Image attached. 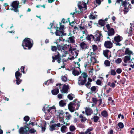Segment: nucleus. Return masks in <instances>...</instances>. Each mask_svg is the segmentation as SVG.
I'll list each match as a JSON object with an SVG mask.
<instances>
[{
	"label": "nucleus",
	"mask_w": 134,
	"mask_h": 134,
	"mask_svg": "<svg viewBox=\"0 0 134 134\" xmlns=\"http://www.w3.org/2000/svg\"><path fill=\"white\" fill-rule=\"evenodd\" d=\"M91 90L92 92H95L96 90V88L95 86L92 87L91 88Z\"/></svg>",
	"instance_id": "nucleus-56"
},
{
	"label": "nucleus",
	"mask_w": 134,
	"mask_h": 134,
	"mask_svg": "<svg viewBox=\"0 0 134 134\" xmlns=\"http://www.w3.org/2000/svg\"><path fill=\"white\" fill-rule=\"evenodd\" d=\"M104 45L105 47L107 48H110L113 47V43L110 41H105Z\"/></svg>",
	"instance_id": "nucleus-15"
},
{
	"label": "nucleus",
	"mask_w": 134,
	"mask_h": 134,
	"mask_svg": "<svg viewBox=\"0 0 134 134\" xmlns=\"http://www.w3.org/2000/svg\"><path fill=\"white\" fill-rule=\"evenodd\" d=\"M92 47L94 52L96 51L97 49V46L95 45H92Z\"/></svg>",
	"instance_id": "nucleus-46"
},
{
	"label": "nucleus",
	"mask_w": 134,
	"mask_h": 134,
	"mask_svg": "<svg viewBox=\"0 0 134 134\" xmlns=\"http://www.w3.org/2000/svg\"><path fill=\"white\" fill-rule=\"evenodd\" d=\"M101 115L104 118H107L108 116V113L106 110H103L101 113Z\"/></svg>",
	"instance_id": "nucleus-26"
},
{
	"label": "nucleus",
	"mask_w": 134,
	"mask_h": 134,
	"mask_svg": "<svg viewBox=\"0 0 134 134\" xmlns=\"http://www.w3.org/2000/svg\"><path fill=\"white\" fill-rule=\"evenodd\" d=\"M81 73L80 69L79 67H77L72 71V74L75 76L79 75Z\"/></svg>",
	"instance_id": "nucleus-13"
},
{
	"label": "nucleus",
	"mask_w": 134,
	"mask_h": 134,
	"mask_svg": "<svg viewBox=\"0 0 134 134\" xmlns=\"http://www.w3.org/2000/svg\"><path fill=\"white\" fill-rule=\"evenodd\" d=\"M24 120L25 121H28L30 119L29 117L28 116H26L24 118Z\"/></svg>",
	"instance_id": "nucleus-55"
},
{
	"label": "nucleus",
	"mask_w": 134,
	"mask_h": 134,
	"mask_svg": "<svg viewBox=\"0 0 134 134\" xmlns=\"http://www.w3.org/2000/svg\"><path fill=\"white\" fill-rule=\"evenodd\" d=\"M92 101L94 103L95 105L97 104V102L98 101V100H97V99L96 98H92Z\"/></svg>",
	"instance_id": "nucleus-51"
},
{
	"label": "nucleus",
	"mask_w": 134,
	"mask_h": 134,
	"mask_svg": "<svg viewBox=\"0 0 134 134\" xmlns=\"http://www.w3.org/2000/svg\"><path fill=\"white\" fill-rule=\"evenodd\" d=\"M36 131L34 129H31L29 130V128L26 126L23 127H21L19 130V132L20 134H35Z\"/></svg>",
	"instance_id": "nucleus-3"
},
{
	"label": "nucleus",
	"mask_w": 134,
	"mask_h": 134,
	"mask_svg": "<svg viewBox=\"0 0 134 134\" xmlns=\"http://www.w3.org/2000/svg\"><path fill=\"white\" fill-rule=\"evenodd\" d=\"M57 47L55 46H52L51 50L52 51H55L57 50Z\"/></svg>",
	"instance_id": "nucleus-59"
},
{
	"label": "nucleus",
	"mask_w": 134,
	"mask_h": 134,
	"mask_svg": "<svg viewBox=\"0 0 134 134\" xmlns=\"http://www.w3.org/2000/svg\"><path fill=\"white\" fill-rule=\"evenodd\" d=\"M56 36H62L66 35V34L63 31H59L57 30L55 32Z\"/></svg>",
	"instance_id": "nucleus-18"
},
{
	"label": "nucleus",
	"mask_w": 134,
	"mask_h": 134,
	"mask_svg": "<svg viewBox=\"0 0 134 134\" xmlns=\"http://www.w3.org/2000/svg\"><path fill=\"white\" fill-rule=\"evenodd\" d=\"M59 120L62 125H64L65 124V122L64 121V118H60L59 119Z\"/></svg>",
	"instance_id": "nucleus-39"
},
{
	"label": "nucleus",
	"mask_w": 134,
	"mask_h": 134,
	"mask_svg": "<svg viewBox=\"0 0 134 134\" xmlns=\"http://www.w3.org/2000/svg\"><path fill=\"white\" fill-rule=\"evenodd\" d=\"M57 47L59 52H57L55 53V57H52V62L53 63L54 62L55 59L57 60L58 62L60 63L61 62V55L63 57L66 56V55L68 53V51L70 52L71 53H76V51H79L75 48H72L71 46L69 47V45L66 44L63 46L57 45Z\"/></svg>",
	"instance_id": "nucleus-1"
},
{
	"label": "nucleus",
	"mask_w": 134,
	"mask_h": 134,
	"mask_svg": "<svg viewBox=\"0 0 134 134\" xmlns=\"http://www.w3.org/2000/svg\"><path fill=\"white\" fill-rule=\"evenodd\" d=\"M92 130H93V129L92 128H88L86 130V132L87 133V134H88V133H89V132H90L91 131H92Z\"/></svg>",
	"instance_id": "nucleus-57"
},
{
	"label": "nucleus",
	"mask_w": 134,
	"mask_h": 134,
	"mask_svg": "<svg viewBox=\"0 0 134 134\" xmlns=\"http://www.w3.org/2000/svg\"><path fill=\"white\" fill-rule=\"evenodd\" d=\"M79 117L80 118V121L81 122L83 123V124L87 120V118L82 114H80L79 116Z\"/></svg>",
	"instance_id": "nucleus-21"
},
{
	"label": "nucleus",
	"mask_w": 134,
	"mask_h": 134,
	"mask_svg": "<svg viewBox=\"0 0 134 134\" xmlns=\"http://www.w3.org/2000/svg\"><path fill=\"white\" fill-rule=\"evenodd\" d=\"M77 127L81 128H83L85 127L84 124L80 123L78 124Z\"/></svg>",
	"instance_id": "nucleus-47"
},
{
	"label": "nucleus",
	"mask_w": 134,
	"mask_h": 134,
	"mask_svg": "<svg viewBox=\"0 0 134 134\" xmlns=\"http://www.w3.org/2000/svg\"><path fill=\"white\" fill-rule=\"evenodd\" d=\"M46 106H44L42 109L43 110L44 112L46 113L47 112L46 111V110L48 112L51 111V113L53 111H55V106H53V107H47L46 108Z\"/></svg>",
	"instance_id": "nucleus-10"
},
{
	"label": "nucleus",
	"mask_w": 134,
	"mask_h": 134,
	"mask_svg": "<svg viewBox=\"0 0 134 134\" xmlns=\"http://www.w3.org/2000/svg\"><path fill=\"white\" fill-rule=\"evenodd\" d=\"M106 27L108 30H110L111 29L110 26L109 24H107L106 25Z\"/></svg>",
	"instance_id": "nucleus-63"
},
{
	"label": "nucleus",
	"mask_w": 134,
	"mask_h": 134,
	"mask_svg": "<svg viewBox=\"0 0 134 134\" xmlns=\"http://www.w3.org/2000/svg\"><path fill=\"white\" fill-rule=\"evenodd\" d=\"M33 41L29 38H26L23 41L22 46L25 49H30L33 45Z\"/></svg>",
	"instance_id": "nucleus-4"
},
{
	"label": "nucleus",
	"mask_w": 134,
	"mask_h": 134,
	"mask_svg": "<svg viewBox=\"0 0 134 134\" xmlns=\"http://www.w3.org/2000/svg\"><path fill=\"white\" fill-rule=\"evenodd\" d=\"M122 38L119 35H118L114 37V43L116 44V46H120L121 45V44L120 43V42L122 40Z\"/></svg>",
	"instance_id": "nucleus-8"
},
{
	"label": "nucleus",
	"mask_w": 134,
	"mask_h": 134,
	"mask_svg": "<svg viewBox=\"0 0 134 134\" xmlns=\"http://www.w3.org/2000/svg\"><path fill=\"white\" fill-rule=\"evenodd\" d=\"M79 28L80 30L83 35L81 37V38H82L84 35H86L88 33V31L87 29V26L85 25L81 26H79Z\"/></svg>",
	"instance_id": "nucleus-7"
},
{
	"label": "nucleus",
	"mask_w": 134,
	"mask_h": 134,
	"mask_svg": "<svg viewBox=\"0 0 134 134\" xmlns=\"http://www.w3.org/2000/svg\"><path fill=\"white\" fill-rule=\"evenodd\" d=\"M85 86L88 89H90L91 86V83L87 82L85 84Z\"/></svg>",
	"instance_id": "nucleus-43"
},
{
	"label": "nucleus",
	"mask_w": 134,
	"mask_h": 134,
	"mask_svg": "<svg viewBox=\"0 0 134 134\" xmlns=\"http://www.w3.org/2000/svg\"><path fill=\"white\" fill-rule=\"evenodd\" d=\"M85 112L87 116L91 115L93 113V111L92 109L90 108H86L85 109Z\"/></svg>",
	"instance_id": "nucleus-19"
},
{
	"label": "nucleus",
	"mask_w": 134,
	"mask_h": 134,
	"mask_svg": "<svg viewBox=\"0 0 134 134\" xmlns=\"http://www.w3.org/2000/svg\"><path fill=\"white\" fill-rule=\"evenodd\" d=\"M67 97L68 99L70 100H72L73 98H74V94L71 93L68 94Z\"/></svg>",
	"instance_id": "nucleus-34"
},
{
	"label": "nucleus",
	"mask_w": 134,
	"mask_h": 134,
	"mask_svg": "<svg viewBox=\"0 0 134 134\" xmlns=\"http://www.w3.org/2000/svg\"><path fill=\"white\" fill-rule=\"evenodd\" d=\"M96 59L95 58L93 57H91V62L95 63L96 62Z\"/></svg>",
	"instance_id": "nucleus-52"
},
{
	"label": "nucleus",
	"mask_w": 134,
	"mask_h": 134,
	"mask_svg": "<svg viewBox=\"0 0 134 134\" xmlns=\"http://www.w3.org/2000/svg\"><path fill=\"white\" fill-rule=\"evenodd\" d=\"M62 80L63 81L65 82L67 80V77L65 76H63L62 77Z\"/></svg>",
	"instance_id": "nucleus-54"
},
{
	"label": "nucleus",
	"mask_w": 134,
	"mask_h": 134,
	"mask_svg": "<svg viewBox=\"0 0 134 134\" xmlns=\"http://www.w3.org/2000/svg\"><path fill=\"white\" fill-rule=\"evenodd\" d=\"M67 128L65 125L62 126L61 128V131L63 133L66 132Z\"/></svg>",
	"instance_id": "nucleus-28"
},
{
	"label": "nucleus",
	"mask_w": 134,
	"mask_h": 134,
	"mask_svg": "<svg viewBox=\"0 0 134 134\" xmlns=\"http://www.w3.org/2000/svg\"><path fill=\"white\" fill-rule=\"evenodd\" d=\"M69 86V85L68 84L64 85L62 87V89L60 90V91L62 93L63 92L66 93H68Z\"/></svg>",
	"instance_id": "nucleus-12"
},
{
	"label": "nucleus",
	"mask_w": 134,
	"mask_h": 134,
	"mask_svg": "<svg viewBox=\"0 0 134 134\" xmlns=\"http://www.w3.org/2000/svg\"><path fill=\"white\" fill-rule=\"evenodd\" d=\"M130 24L131 25L130 28L129 29H127L125 31L126 34H129V36H131L132 34V31L133 28H134V24H133L131 23Z\"/></svg>",
	"instance_id": "nucleus-11"
},
{
	"label": "nucleus",
	"mask_w": 134,
	"mask_h": 134,
	"mask_svg": "<svg viewBox=\"0 0 134 134\" xmlns=\"http://www.w3.org/2000/svg\"><path fill=\"white\" fill-rule=\"evenodd\" d=\"M99 119V117L97 116H94L93 117V121L94 122H96L98 121Z\"/></svg>",
	"instance_id": "nucleus-40"
},
{
	"label": "nucleus",
	"mask_w": 134,
	"mask_h": 134,
	"mask_svg": "<svg viewBox=\"0 0 134 134\" xmlns=\"http://www.w3.org/2000/svg\"><path fill=\"white\" fill-rule=\"evenodd\" d=\"M46 124H45L44 125V126H42L41 129H42V131L43 132H44L45 131V130H46Z\"/></svg>",
	"instance_id": "nucleus-58"
},
{
	"label": "nucleus",
	"mask_w": 134,
	"mask_h": 134,
	"mask_svg": "<svg viewBox=\"0 0 134 134\" xmlns=\"http://www.w3.org/2000/svg\"><path fill=\"white\" fill-rule=\"evenodd\" d=\"M59 104L60 106L61 107H63L66 104L65 102L63 100L60 101Z\"/></svg>",
	"instance_id": "nucleus-38"
},
{
	"label": "nucleus",
	"mask_w": 134,
	"mask_h": 134,
	"mask_svg": "<svg viewBox=\"0 0 134 134\" xmlns=\"http://www.w3.org/2000/svg\"><path fill=\"white\" fill-rule=\"evenodd\" d=\"M93 13H91L89 16V18L90 19H94L97 17V15H93Z\"/></svg>",
	"instance_id": "nucleus-31"
},
{
	"label": "nucleus",
	"mask_w": 134,
	"mask_h": 134,
	"mask_svg": "<svg viewBox=\"0 0 134 134\" xmlns=\"http://www.w3.org/2000/svg\"><path fill=\"white\" fill-rule=\"evenodd\" d=\"M103 36L102 35L101 32H99L97 34L95 37L96 38L95 39L97 41H99L101 39H102Z\"/></svg>",
	"instance_id": "nucleus-16"
},
{
	"label": "nucleus",
	"mask_w": 134,
	"mask_h": 134,
	"mask_svg": "<svg viewBox=\"0 0 134 134\" xmlns=\"http://www.w3.org/2000/svg\"><path fill=\"white\" fill-rule=\"evenodd\" d=\"M19 2L18 1H13L11 4L10 6L12 7L10 9L12 10H13L14 12H19L18 9L19 8Z\"/></svg>",
	"instance_id": "nucleus-6"
},
{
	"label": "nucleus",
	"mask_w": 134,
	"mask_h": 134,
	"mask_svg": "<svg viewBox=\"0 0 134 134\" xmlns=\"http://www.w3.org/2000/svg\"><path fill=\"white\" fill-rule=\"evenodd\" d=\"M87 77L88 75L86 73H83L78 79V85L80 86L84 85L87 81Z\"/></svg>",
	"instance_id": "nucleus-5"
},
{
	"label": "nucleus",
	"mask_w": 134,
	"mask_h": 134,
	"mask_svg": "<svg viewBox=\"0 0 134 134\" xmlns=\"http://www.w3.org/2000/svg\"><path fill=\"white\" fill-rule=\"evenodd\" d=\"M59 92V90L58 88H55L52 91V94L54 95H56L58 94Z\"/></svg>",
	"instance_id": "nucleus-25"
},
{
	"label": "nucleus",
	"mask_w": 134,
	"mask_h": 134,
	"mask_svg": "<svg viewBox=\"0 0 134 134\" xmlns=\"http://www.w3.org/2000/svg\"><path fill=\"white\" fill-rule=\"evenodd\" d=\"M125 54L128 55L129 56H130L131 54H133V52L129 50L128 48H126L125 52Z\"/></svg>",
	"instance_id": "nucleus-23"
},
{
	"label": "nucleus",
	"mask_w": 134,
	"mask_h": 134,
	"mask_svg": "<svg viewBox=\"0 0 134 134\" xmlns=\"http://www.w3.org/2000/svg\"><path fill=\"white\" fill-rule=\"evenodd\" d=\"M56 86L57 87V88L60 89L61 88L62 84L60 83L57 84L56 85Z\"/></svg>",
	"instance_id": "nucleus-64"
},
{
	"label": "nucleus",
	"mask_w": 134,
	"mask_h": 134,
	"mask_svg": "<svg viewBox=\"0 0 134 134\" xmlns=\"http://www.w3.org/2000/svg\"><path fill=\"white\" fill-rule=\"evenodd\" d=\"M107 32L108 35L109 36L113 35L115 33L114 30L113 28H111L110 30H108Z\"/></svg>",
	"instance_id": "nucleus-22"
},
{
	"label": "nucleus",
	"mask_w": 134,
	"mask_h": 134,
	"mask_svg": "<svg viewBox=\"0 0 134 134\" xmlns=\"http://www.w3.org/2000/svg\"><path fill=\"white\" fill-rule=\"evenodd\" d=\"M94 39V36L92 35H88L86 37V39L89 41H91V39Z\"/></svg>",
	"instance_id": "nucleus-33"
},
{
	"label": "nucleus",
	"mask_w": 134,
	"mask_h": 134,
	"mask_svg": "<svg viewBox=\"0 0 134 134\" xmlns=\"http://www.w3.org/2000/svg\"><path fill=\"white\" fill-rule=\"evenodd\" d=\"M75 38L74 36H71L69 38L68 42L69 43H74L75 42Z\"/></svg>",
	"instance_id": "nucleus-24"
},
{
	"label": "nucleus",
	"mask_w": 134,
	"mask_h": 134,
	"mask_svg": "<svg viewBox=\"0 0 134 134\" xmlns=\"http://www.w3.org/2000/svg\"><path fill=\"white\" fill-rule=\"evenodd\" d=\"M129 9L127 7H125L124 10H123L124 14H126L129 11Z\"/></svg>",
	"instance_id": "nucleus-49"
},
{
	"label": "nucleus",
	"mask_w": 134,
	"mask_h": 134,
	"mask_svg": "<svg viewBox=\"0 0 134 134\" xmlns=\"http://www.w3.org/2000/svg\"><path fill=\"white\" fill-rule=\"evenodd\" d=\"M122 61V60L121 58H118L115 60V62L117 64H120Z\"/></svg>",
	"instance_id": "nucleus-37"
},
{
	"label": "nucleus",
	"mask_w": 134,
	"mask_h": 134,
	"mask_svg": "<svg viewBox=\"0 0 134 134\" xmlns=\"http://www.w3.org/2000/svg\"><path fill=\"white\" fill-rule=\"evenodd\" d=\"M118 125L120 129H122L124 127V125L123 123L121 122L118 123Z\"/></svg>",
	"instance_id": "nucleus-44"
},
{
	"label": "nucleus",
	"mask_w": 134,
	"mask_h": 134,
	"mask_svg": "<svg viewBox=\"0 0 134 134\" xmlns=\"http://www.w3.org/2000/svg\"><path fill=\"white\" fill-rule=\"evenodd\" d=\"M131 59V56H126L124 57V61L125 63H127V62L130 60Z\"/></svg>",
	"instance_id": "nucleus-29"
},
{
	"label": "nucleus",
	"mask_w": 134,
	"mask_h": 134,
	"mask_svg": "<svg viewBox=\"0 0 134 134\" xmlns=\"http://www.w3.org/2000/svg\"><path fill=\"white\" fill-rule=\"evenodd\" d=\"M55 127L57 126L59 127H60L61 125H62V124H61L60 123H58L56 124H54Z\"/></svg>",
	"instance_id": "nucleus-62"
},
{
	"label": "nucleus",
	"mask_w": 134,
	"mask_h": 134,
	"mask_svg": "<svg viewBox=\"0 0 134 134\" xmlns=\"http://www.w3.org/2000/svg\"><path fill=\"white\" fill-rule=\"evenodd\" d=\"M65 118L68 120H70V118L71 117V116L69 114V113L68 112H65Z\"/></svg>",
	"instance_id": "nucleus-30"
},
{
	"label": "nucleus",
	"mask_w": 134,
	"mask_h": 134,
	"mask_svg": "<svg viewBox=\"0 0 134 134\" xmlns=\"http://www.w3.org/2000/svg\"><path fill=\"white\" fill-rule=\"evenodd\" d=\"M80 105V103L77 100L75 99L74 101L69 103L68 105V108L71 112H73L76 110H78Z\"/></svg>",
	"instance_id": "nucleus-2"
},
{
	"label": "nucleus",
	"mask_w": 134,
	"mask_h": 134,
	"mask_svg": "<svg viewBox=\"0 0 134 134\" xmlns=\"http://www.w3.org/2000/svg\"><path fill=\"white\" fill-rule=\"evenodd\" d=\"M78 6L79 8L80 9L82 8H85V9H86L87 8L86 4L83 2H79Z\"/></svg>",
	"instance_id": "nucleus-14"
},
{
	"label": "nucleus",
	"mask_w": 134,
	"mask_h": 134,
	"mask_svg": "<svg viewBox=\"0 0 134 134\" xmlns=\"http://www.w3.org/2000/svg\"><path fill=\"white\" fill-rule=\"evenodd\" d=\"M122 70L121 68H118L116 71V72L118 74H120L121 73Z\"/></svg>",
	"instance_id": "nucleus-48"
},
{
	"label": "nucleus",
	"mask_w": 134,
	"mask_h": 134,
	"mask_svg": "<svg viewBox=\"0 0 134 134\" xmlns=\"http://www.w3.org/2000/svg\"><path fill=\"white\" fill-rule=\"evenodd\" d=\"M79 51H76V53H71V55L73 58H76L78 54Z\"/></svg>",
	"instance_id": "nucleus-36"
},
{
	"label": "nucleus",
	"mask_w": 134,
	"mask_h": 134,
	"mask_svg": "<svg viewBox=\"0 0 134 134\" xmlns=\"http://www.w3.org/2000/svg\"><path fill=\"white\" fill-rule=\"evenodd\" d=\"M122 2V5L124 6L125 7H127V6H128V8H131V4L130 3L126 1L125 0V1H121Z\"/></svg>",
	"instance_id": "nucleus-20"
},
{
	"label": "nucleus",
	"mask_w": 134,
	"mask_h": 134,
	"mask_svg": "<svg viewBox=\"0 0 134 134\" xmlns=\"http://www.w3.org/2000/svg\"><path fill=\"white\" fill-rule=\"evenodd\" d=\"M53 81V80L52 79H51L50 80L45 82H44V84L46 85H48L49 83H52Z\"/></svg>",
	"instance_id": "nucleus-35"
},
{
	"label": "nucleus",
	"mask_w": 134,
	"mask_h": 134,
	"mask_svg": "<svg viewBox=\"0 0 134 134\" xmlns=\"http://www.w3.org/2000/svg\"><path fill=\"white\" fill-rule=\"evenodd\" d=\"M60 26L59 28V29L60 30H63L64 29V26L63 25H62L60 24Z\"/></svg>",
	"instance_id": "nucleus-61"
},
{
	"label": "nucleus",
	"mask_w": 134,
	"mask_h": 134,
	"mask_svg": "<svg viewBox=\"0 0 134 134\" xmlns=\"http://www.w3.org/2000/svg\"><path fill=\"white\" fill-rule=\"evenodd\" d=\"M104 64L107 66H109L110 65V62L108 60H106L104 62Z\"/></svg>",
	"instance_id": "nucleus-41"
},
{
	"label": "nucleus",
	"mask_w": 134,
	"mask_h": 134,
	"mask_svg": "<svg viewBox=\"0 0 134 134\" xmlns=\"http://www.w3.org/2000/svg\"><path fill=\"white\" fill-rule=\"evenodd\" d=\"M56 127L54 124L52 125L50 127V130L52 131L55 130V128Z\"/></svg>",
	"instance_id": "nucleus-45"
},
{
	"label": "nucleus",
	"mask_w": 134,
	"mask_h": 134,
	"mask_svg": "<svg viewBox=\"0 0 134 134\" xmlns=\"http://www.w3.org/2000/svg\"><path fill=\"white\" fill-rule=\"evenodd\" d=\"M64 40L62 37H59V39H57V40L56 41L57 42V43H58L59 41H64Z\"/></svg>",
	"instance_id": "nucleus-53"
},
{
	"label": "nucleus",
	"mask_w": 134,
	"mask_h": 134,
	"mask_svg": "<svg viewBox=\"0 0 134 134\" xmlns=\"http://www.w3.org/2000/svg\"><path fill=\"white\" fill-rule=\"evenodd\" d=\"M103 54L104 56L108 58L110 57L111 52L108 50L107 49L104 51Z\"/></svg>",
	"instance_id": "nucleus-17"
},
{
	"label": "nucleus",
	"mask_w": 134,
	"mask_h": 134,
	"mask_svg": "<svg viewBox=\"0 0 134 134\" xmlns=\"http://www.w3.org/2000/svg\"><path fill=\"white\" fill-rule=\"evenodd\" d=\"M19 69L18 70L16 71L15 73V76L16 78V83L17 85H19L22 80H21L20 78L21 77V75L19 71Z\"/></svg>",
	"instance_id": "nucleus-9"
},
{
	"label": "nucleus",
	"mask_w": 134,
	"mask_h": 134,
	"mask_svg": "<svg viewBox=\"0 0 134 134\" xmlns=\"http://www.w3.org/2000/svg\"><path fill=\"white\" fill-rule=\"evenodd\" d=\"M96 83L98 85H100L101 84L102 82L100 80H97L96 81Z\"/></svg>",
	"instance_id": "nucleus-60"
},
{
	"label": "nucleus",
	"mask_w": 134,
	"mask_h": 134,
	"mask_svg": "<svg viewBox=\"0 0 134 134\" xmlns=\"http://www.w3.org/2000/svg\"><path fill=\"white\" fill-rule=\"evenodd\" d=\"M69 129L71 131L73 132L75 131L76 128L74 126L71 125L70 126Z\"/></svg>",
	"instance_id": "nucleus-42"
},
{
	"label": "nucleus",
	"mask_w": 134,
	"mask_h": 134,
	"mask_svg": "<svg viewBox=\"0 0 134 134\" xmlns=\"http://www.w3.org/2000/svg\"><path fill=\"white\" fill-rule=\"evenodd\" d=\"M80 46L81 48L83 49H85L87 47L86 44L83 42L80 43Z\"/></svg>",
	"instance_id": "nucleus-27"
},
{
	"label": "nucleus",
	"mask_w": 134,
	"mask_h": 134,
	"mask_svg": "<svg viewBox=\"0 0 134 134\" xmlns=\"http://www.w3.org/2000/svg\"><path fill=\"white\" fill-rule=\"evenodd\" d=\"M111 75L113 76H115L116 74V73L115 70H111L110 71Z\"/></svg>",
	"instance_id": "nucleus-50"
},
{
	"label": "nucleus",
	"mask_w": 134,
	"mask_h": 134,
	"mask_svg": "<svg viewBox=\"0 0 134 134\" xmlns=\"http://www.w3.org/2000/svg\"><path fill=\"white\" fill-rule=\"evenodd\" d=\"M98 23L99 25H100L101 26H103L105 24V22L104 20L101 19L99 20Z\"/></svg>",
	"instance_id": "nucleus-32"
}]
</instances>
